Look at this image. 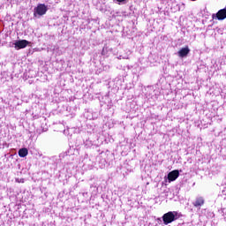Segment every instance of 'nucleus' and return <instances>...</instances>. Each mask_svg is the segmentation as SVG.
<instances>
[{
	"label": "nucleus",
	"instance_id": "5",
	"mask_svg": "<svg viewBox=\"0 0 226 226\" xmlns=\"http://www.w3.org/2000/svg\"><path fill=\"white\" fill-rule=\"evenodd\" d=\"M206 200L202 196H197L195 200L192 201V206L194 207H197L198 209H200L202 206L205 204Z\"/></svg>",
	"mask_w": 226,
	"mask_h": 226
},
{
	"label": "nucleus",
	"instance_id": "10",
	"mask_svg": "<svg viewBox=\"0 0 226 226\" xmlns=\"http://www.w3.org/2000/svg\"><path fill=\"white\" fill-rule=\"evenodd\" d=\"M118 4H124V3L126 2V0H117Z\"/></svg>",
	"mask_w": 226,
	"mask_h": 226
},
{
	"label": "nucleus",
	"instance_id": "12",
	"mask_svg": "<svg viewBox=\"0 0 226 226\" xmlns=\"http://www.w3.org/2000/svg\"><path fill=\"white\" fill-rule=\"evenodd\" d=\"M157 220H158L159 222H162V218H158Z\"/></svg>",
	"mask_w": 226,
	"mask_h": 226
},
{
	"label": "nucleus",
	"instance_id": "3",
	"mask_svg": "<svg viewBox=\"0 0 226 226\" xmlns=\"http://www.w3.org/2000/svg\"><path fill=\"white\" fill-rule=\"evenodd\" d=\"M226 18V9H221L217 13L212 15L214 20H225Z\"/></svg>",
	"mask_w": 226,
	"mask_h": 226
},
{
	"label": "nucleus",
	"instance_id": "8",
	"mask_svg": "<svg viewBox=\"0 0 226 226\" xmlns=\"http://www.w3.org/2000/svg\"><path fill=\"white\" fill-rule=\"evenodd\" d=\"M27 154H29V151L27 150V148H21L19 150V156L20 158H26Z\"/></svg>",
	"mask_w": 226,
	"mask_h": 226
},
{
	"label": "nucleus",
	"instance_id": "9",
	"mask_svg": "<svg viewBox=\"0 0 226 226\" xmlns=\"http://www.w3.org/2000/svg\"><path fill=\"white\" fill-rule=\"evenodd\" d=\"M109 50L111 51L112 49H109V47L104 46L102 51V56H109Z\"/></svg>",
	"mask_w": 226,
	"mask_h": 226
},
{
	"label": "nucleus",
	"instance_id": "4",
	"mask_svg": "<svg viewBox=\"0 0 226 226\" xmlns=\"http://www.w3.org/2000/svg\"><path fill=\"white\" fill-rule=\"evenodd\" d=\"M13 45L16 50H20V49H26L29 45V41H26V40L17 41L16 42L13 43Z\"/></svg>",
	"mask_w": 226,
	"mask_h": 226
},
{
	"label": "nucleus",
	"instance_id": "11",
	"mask_svg": "<svg viewBox=\"0 0 226 226\" xmlns=\"http://www.w3.org/2000/svg\"><path fill=\"white\" fill-rule=\"evenodd\" d=\"M123 56H117V59H122ZM123 59H128V57H123Z\"/></svg>",
	"mask_w": 226,
	"mask_h": 226
},
{
	"label": "nucleus",
	"instance_id": "2",
	"mask_svg": "<svg viewBox=\"0 0 226 226\" xmlns=\"http://www.w3.org/2000/svg\"><path fill=\"white\" fill-rule=\"evenodd\" d=\"M45 13H47V6L44 4H38L34 11V17H36V15L41 17V15H45Z\"/></svg>",
	"mask_w": 226,
	"mask_h": 226
},
{
	"label": "nucleus",
	"instance_id": "6",
	"mask_svg": "<svg viewBox=\"0 0 226 226\" xmlns=\"http://www.w3.org/2000/svg\"><path fill=\"white\" fill-rule=\"evenodd\" d=\"M179 177V170H175L168 174V179L170 182L176 181Z\"/></svg>",
	"mask_w": 226,
	"mask_h": 226
},
{
	"label": "nucleus",
	"instance_id": "7",
	"mask_svg": "<svg viewBox=\"0 0 226 226\" xmlns=\"http://www.w3.org/2000/svg\"><path fill=\"white\" fill-rule=\"evenodd\" d=\"M188 54H190V48H188V46H186L185 48H182L178 52H177V56L181 58L183 57H186V56H188Z\"/></svg>",
	"mask_w": 226,
	"mask_h": 226
},
{
	"label": "nucleus",
	"instance_id": "1",
	"mask_svg": "<svg viewBox=\"0 0 226 226\" xmlns=\"http://www.w3.org/2000/svg\"><path fill=\"white\" fill-rule=\"evenodd\" d=\"M179 218V215L176 211L168 212L162 215V221L164 225H169L172 222H176Z\"/></svg>",
	"mask_w": 226,
	"mask_h": 226
}]
</instances>
